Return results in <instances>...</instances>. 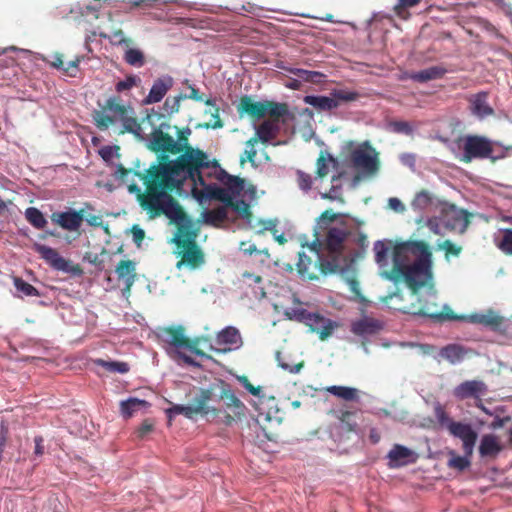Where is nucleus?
Here are the masks:
<instances>
[{"mask_svg":"<svg viewBox=\"0 0 512 512\" xmlns=\"http://www.w3.org/2000/svg\"><path fill=\"white\" fill-rule=\"evenodd\" d=\"M375 262L384 269L382 276L394 283L405 281L413 296L432 280V251L423 240L374 243Z\"/></svg>","mask_w":512,"mask_h":512,"instance_id":"f257e3e1","label":"nucleus"},{"mask_svg":"<svg viewBox=\"0 0 512 512\" xmlns=\"http://www.w3.org/2000/svg\"><path fill=\"white\" fill-rule=\"evenodd\" d=\"M190 134L189 128L178 130L176 144H179L181 153L175 160H169L167 155H159L157 164L151 165L145 173L134 171V175L143 184H160L162 188H180L185 179L204 184L201 169L209 168L211 161L204 151L189 145Z\"/></svg>","mask_w":512,"mask_h":512,"instance_id":"f03ea898","label":"nucleus"},{"mask_svg":"<svg viewBox=\"0 0 512 512\" xmlns=\"http://www.w3.org/2000/svg\"><path fill=\"white\" fill-rule=\"evenodd\" d=\"M144 185V192L135 183L129 185L128 190L137 195L141 208L148 213L149 217L153 219L165 215L171 223L177 226V232L173 238L175 244L183 239L196 241L198 231L194 229L193 221L171 195V192L177 188H162L160 184L146 183Z\"/></svg>","mask_w":512,"mask_h":512,"instance_id":"7ed1b4c3","label":"nucleus"},{"mask_svg":"<svg viewBox=\"0 0 512 512\" xmlns=\"http://www.w3.org/2000/svg\"><path fill=\"white\" fill-rule=\"evenodd\" d=\"M99 109L92 113L95 126L100 130H107L116 123H121V134L130 133L138 136L143 128L135 115L132 105L124 104L120 96L113 95L106 99L104 104L98 103Z\"/></svg>","mask_w":512,"mask_h":512,"instance_id":"20e7f679","label":"nucleus"},{"mask_svg":"<svg viewBox=\"0 0 512 512\" xmlns=\"http://www.w3.org/2000/svg\"><path fill=\"white\" fill-rule=\"evenodd\" d=\"M143 124V128L137 138L144 139L149 137L147 144L148 149L161 155L179 154L181 148L176 144L174 138L169 134L170 124L164 120V116L160 113L152 111L141 119L139 122Z\"/></svg>","mask_w":512,"mask_h":512,"instance_id":"39448f33","label":"nucleus"},{"mask_svg":"<svg viewBox=\"0 0 512 512\" xmlns=\"http://www.w3.org/2000/svg\"><path fill=\"white\" fill-rule=\"evenodd\" d=\"M322 243L317 237L308 248L312 255H307L304 252L299 253V259L296 264L297 271L302 279L317 280L319 274L328 275L334 274L339 271V264L335 259L324 258L320 254V247Z\"/></svg>","mask_w":512,"mask_h":512,"instance_id":"423d86ee","label":"nucleus"},{"mask_svg":"<svg viewBox=\"0 0 512 512\" xmlns=\"http://www.w3.org/2000/svg\"><path fill=\"white\" fill-rule=\"evenodd\" d=\"M397 309L403 313L424 316L439 323L463 320L465 318L455 314L448 305H444L442 310L439 309L436 291L432 284L425 295L417 297V303H412L410 306H400Z\"/></svg>","mask_w":512,"mask_h":512,"instance_id":"0eeeda50","label":"nucleus"},{"mask_svg":"<svg viewBox=\"0 0 512 512\" xmlns=\"http://www.w3.org/2000/svg\"><path fill=\"white\" fill-rule=\"evenodd\" d=\"M237 109L240 114L248 115L253 121H259L265 116L273 119L283 118L289 113L288 105L286 103H279L270 100L253 101V99L248 95L240 98Z\"/></svg>","mask_w":512,"mask_h":512,"instance_id":"6e6552de","label":"nucleus"},{"mask_svg":"<svg viewBox=\"0 0 512 512\" xmlns=\"http://www.w3.org/2000/svg\"><path fill=\"white\" fill-rule=\"evenodd\" d=\"M352 236V230L345 224L330 227L326 233L324 250L327 252L328 259L337 260L340 272L344 271L347 265L344 252Z\"/></svg>","mask_w":512,"mask_h":512,"instance_id":"1a4fd4ad","label":"nucleus"},{"mask_svg":"<svg viewBox=\"0 0 512 512\" xmlns=\"http://www.w3.org/2000/svg\"><path fill=\"white\" fill-rule=\"evenodd\" d=\"M213 390L212 388L200 389L199 393L193 398L190 405H174L167 409L169 417L172 415L182 414L187 418H193L195 415L208 416L212 415L217 417L220 415L221 410L209 405L212 400Z\"/></svg>","mask_w":512,"mask_h":512,"instance_id":"9d476101","label":"nucleus"},{"mask_svg":"<svg viewBox=\"0 0 512 512\" xmlns=\"http://www.w3.org/2000/svg\"><path fill=\"white\" fill-rule=\"evenodd\" d=\"M286 315L289 319H294L305 324L309 327L311 332L318 334L321 341L327 340L332 335L333 331L339 326L337 322L327 319L318 313L309 312L303 308L287 312Z\"/></svg>","mask_w":512,"mask_h":512,"instance_id":"9b49d317","label":"nucleus"},{"mask_svg":"<svg viewBox=\"0 0 512 512\" xmlns=\"http://www.w3.org/2000/svg\"><path fill=\"white\" fill-rule=\"evenodd\" d=\"M353 167L365 177L375 176L380 169L379 152L365 142L351 152Z\"/></svg>","mask_w":512,"mask_h":512,"instance_id":"f8f14e48","label":"nucleus"},{"mask_svg":"<svg viewBox=\"0 0 512 512\" xmlns=\"http://www.w3.org/2000/svg\"><path fill=\"white\" fill-rule=\"evenodd\" d=\"M359 93L346 89H333L330 96L307 95L304 97V103L320 111H331L338 108L342 103L356 101Z\"/></svg>","mask_w":512,"mask_h":512,"instance_id":"ddd939ff","label":"nucleus"},{"mask_svg":"<svg viewBox=\"0 0 512 512\" xmlns=\"http://www.w3.org/2000/svg\"><path fill=\"white\" fill-rule=\"evenodd\" d=\"M175 245L177 248L176 254L180 257V260L176 263L178 270L182 267L197 270L205 264V254L194 239L179 240Z\"/></svg>","mask_w":512,"mask_h":512,"instance_id":"4468645a","label":"nucleus"},{"mask_svg":"<svg viewBox=\"0 0 512 512\" xmlns=\"http://www.w3.org/2000/svg\"><path fill=\"white\" fill-rule=\"evenodd\" d=\"M493 145L483 136L468 135L463 143V155L461 161L470 163L473 159L495 158L492 157Z\"/></svg>","mask_w":512,"mask_h":512,"instance_id":"2eb2a0df","label":"nucleus"},{"mask_svg":"<svg viewBox=\"0 0 512 512\" xmlns=\"http://www.w3.org/2000/svg\"><path fill=\"white\" fill-rule=\"evenodd\" d=\"M444 223L447 228L463 234L468 229L472 214L455 205H448L443 209Z\"/></svg>","mask_w":512,"mask_h":512,"instance_id":"dca6fc26","label":"nucleus"},{"mask_svg":"<svg viewBox=\"0 0 512 512\" xmlns=\"http://www.w3.org/2000/svg\"><path fill=\"white\" fill-rule=\"evenodd\" d=\"M449 433L462 441L463 452L472 455L478 438L477 432L470 424L462 422H451L448 425Z\"/></svg>","mask_w":512,"mask_h":512,"instance_id":"f3484780","label":"nucleus"},{"mask_svg":"<svg viewBox=\"0 0 512 512\" xmlns=\"http://www.w3.org/2000/svg\"><path fill=\"white\" fill-rule=\"evenodd\" d=\"M220 399L224 402L226 409L230 411L225 413V424L230 425L236 419L244 416L245 405L227 385H223Z\"/></svg>","mask_w":512,"mask_h":512,"instance_id":"a211bd4d","label":"nucleus"},{"mask_svg":"<svg viewBox=\"0 0 512 512\" xmlns=\"http://www.w3.org/2000/svg\"><path fill=\"white\" fill-rule=\"evenodd\" d=\"M185 330L182 326L167 327L164 333L169 336L168 342L175 347H186L197 356L211 358L203 350L197 347L198 340L191 341L184 334Z\"/></svg>","mask_w":512,"mask_h":512,"instance_id":"6ab92c4d","label":"nucleus"},{"mask_svg":"<svg viewBox=\"0 0 512 512\" xmlns=\"http://www.w3.org/2000/svg\"><path fill=\"white\" fill-rule=\"evenodd\" d=\"M282 118H268L264 120L257 128L255 135L250 138L247 142V146H255L259 141L267 143L277 137L280 131L279 123Z\"/></svg>","mask_w":512,"mask_h":512,"instance_id":"aec40b11","label":"nucleus"},{"mask_svg":"<svg viewBox=\"0 0 512 512\" xmlns=\"http://www.w3.org/2000/svg\"><path fill=\"white\" fill-rule=\"evenodd\" d=\"M115 273L118 281L124 285L122 295L128 298L137 278L136 263L132 260H121L116 266Z\"/></svg>","mask_w":512,"mask_h":512,"instance_id":"412c9836","label":"nucleus"},{"mask_svg":"<svg viewBox=\"0 0 512 512\" xmlns=\"http://www.w3.org/2000/svg\"><path fill=\"white\" fill-rule=\"evenodd\" d=\"M51 220L65 230L76 231L84 220V210L56 212L51 215Z\"/></svg>","mask_w":512,"mask_h":512,"instance_id":"4be33fe9","label":"nucleus"},{"mask_svg":"<svg viewBox=\"0 0 512 512\" xmlns=\"http://www.w3.org/2000/svg\"><path fill=\"white\" fill-rule=\"evenodd\" d=\"M211 165L217 169L215 172L216 179L225 186L231 196H239L245 187L244 179L228 174L218 165L216 160L211 161Z\"/></svg>","mask_w":512,"mask_h":512,"instance_id":"5701e85b","label":"nucleus"},{"mask_svg":"<svg viewBox=\"0 0 512 512\" xmlns=\"http://www.w3.org/2000/svg\"><path fill=\"white\" fill-rule=\"evenodd\" d=\"M33 249L53 269L59 271L68 270V261L60 256L56 249L39 243H35Z\"/></svg>","mask_w":512,"mask_h":512,"instance_id":"b1692460","label":"nucleus"},{"mask_svg":"<svg viewBox=\"0 0 512 512\" xmlns=\"http://www.w3.org/2000/svg\"><path fill=\"white\" fill-rule=\"evenodd\" d=\"M487 386L480 380H467L455 387L453 394L457 399L464 400L467 398L479 399L481 395L485 394Z\"/></svg>","mask_w":512,"mask_h":512,"instance_id":"393cba45","label":"nucleus"},{"mask_svg":"<svg viewBox=\"0 0 512 512\" xmlns=\"http://www.w3.org/2000/svg\"><path fill=\"white\" fill-rule=\"evenodd\" d=\"M172 86L173 78L171 76L166 75L156 79L143 103L148 105L160 102Z\"/></svg>","mask_w":512,"mask_h":512,"instance_id":"a878e982","label":"nucleus"},{"mask_svg":"<svg viewBox=\"0 0 512 512\" xmlns=\"http://www.w3.org/2000/svg\"><path fill=\"white\" fill-rule=\"evenodd\" d=\"M488 92L481 91L471 95L468 99L470 110L473 115L483 119L494 114V109L488 104Z\"/></svg>","mask_w":512,"mask_h":512,"instance_id":"bb28decb","label":"nucleus"},{"mask_svg":"<svg viewBox=\"0 0 512 512\" xmlns=\"http://www.w3.org/2000/svg\"><path fill=\"white\" fill-rule=\"evenodd\" d=\"M383 328L382 323L372 317H363L351 323V332L357 336L374 335Z\"/></svg>","mask_w":512,"mask_h":512,"instance_id":"cd10ccee","label":"nucleus"},{"mask_svg":"<svg viewBox=\"0 0 512 512\" xmlns=\"http://www.w3.org/2000/svg\"><path fill=\"white\" fill-rule=\"evenodd\" d=\"M388 458L391 467H399L414 463L417 459V455L411 449L400 444H395L389 451Z\"/></svg>","mask_w":512,"mask_h":512,"instance_id":"c85d7f7f","label":"nucleus"},{"mask_svg":"<svg viewBox=\"0 0 512 512\" xmlns=\"http://www.w3.org/2000/svg\"><path fill=\"white\" fill-rule=\"evenodd\" d=\"M446 73H447L446 68H444L443 66H440V65H436V66H431V67H428L426 69H423V70H420L417 72H412L409 75V79H411L415 82L425 83V82H428L431 80L441 79L444 77V75Z\"/></svg>","mask_w":512,"mask_h":512,"instance_id":"c756f323","label":"nucleus"},{"mask_svg":"<svg viewBox=\"0 0 512 512\" xmlns=\"http://www.w3.org/2000/svg\"><path fill=\"white\" fill-rule=\"evenodd\" d=\"M240 382L243 385V387L250 392L253 396H256L258 398V403H256V409L259 411L260 414L266 413L263 404L265 402H275V397L273 396H266L263 392V388L261 386H254L249 379L246 376H242L240 378ZM267 414H269L267 412Z\"/></svg>","mask_w":512,"mask_h":512,"instance_id":"7c9ffc66","label":"nucleus"},{"mask_svg":"<svg viewBox=\"0 0 512 512\" xmlns=\"http://www.w3.org/2000/svg\"><path fill=\"white\" fill-rule=\"evenodd\" d=\"M354 416L355 413L351 411L340 412V414L337 416L338 423L333 426V430L340 436L354 432L357 427Z\"/></svg>","mask_w":512,"mask_h":512,"instance_id":"2f4dec72","label":"nucleus"},{"mask_svg":"<svg viewBox=\"0 0 512 512\" xmlns=\"http://www.w3.org/2000/svg\"><path fill=\"white\" fill-rule=\"evenodd\" d=\"M203 187V195L211 200H218L224 205L232 204V196L225 188L219 187L216 184H200Z\"/></svg>","mask_w":512,"mask_h":512,"instance_id":"473e14b6","label":"nucleus"},{"mask_svg":"<svg viewBox=\"0 0 512 512\" xmlns=\"http://www.w3.org/2000/svg\"><path fill=\"white\" fill-rule=\"evenodd\" d=\"M470 350L459 344H448L441 348L440 356L451 364L461 362Z\"/></svg>","mask_w":512,"mask_h":512,"instance_id":"72a5a7b5","label":"nucleus"},{"mask_svg":"<svg viewBox=\"0 0 512 512\" xmlns=\"http://www.w3.org/2000/svg\"><path fill=\"white\" fill-rule=\"evenodd\" d=\"M502 450V446L498 441L497 436L493 434H486L482 437L479 445V453L482 457H495Z\"/></svg>","mask_w":512,"mask_h":512,"instance_id":"f704fd0d","label":"nucleus"},{"mask_svg":"<svg viewBox=\"0 0 512 512\" xmlns=\"http://www.w3.org/2000/svg\"><path fill=\"white\" fill-rule=\"evenodd\" d=\"M243 283L252 289V294L257 299L266 297V291L263 285V278L260 275L244 272L242 274Z\"/></svg>","mask_w":512,"mask_h":512,"instance_id":"c9c22d12","label":"nucleus"},{"mask_svg":"<svg viewBox=\"0 0 512 512\" xmlns=\"http://www.w3.org/2000/svg\"><path fill=\"white\" fill-rule=\"evenodd\" d=\"M149 407V402L135 397H130L127 400L120 402L121 415L126 419L131 418L135 412Z\"/></svg>","mask_w":512,"mask_h":512,"instance_id":"e433bc0d","label":"nucleus"},{"mask_svg":"<svg viewBox=\"0 0 512 512\" xmlns=\"http://www.w3.org/2000/svg\"><path fill=\"white\" fill-rule=\"evenodd\" d=\"M241 342V336L235 327L228 326L218 332L216 336V344L222 346L226 345H238Z\"/></svg>","mask_w":512,"mask_h":512,"instance_id":"4c0bfd02","label":"nucleus"},{"mask_svg":"<svg viewBox=\"0 0 512 512\" xmlns=\"http://www.w3.org/2000/svg\"><path fill=\"white\" fill-rule=\"evenodd\" d=\"M203 217L207 224L219 227L228 217V208L226 205H223L207 210L204 212Z\"/></svg>","mask_w":512,"mask_h":512,"instance_id":"58836bf2","label":"nucleus"},{"mask_svg":"<svg viewBox=\"0 0 512 512\" xmlns=\"http://www.w3.org/2000/svg\"><path fill=\"white\" fill-rule=\"evenodd\" d=\"M325 391L345 401H355L358 399V391L352 387L346 386H328Z\"/></svg>","mask_w":512,"mask_h":512,"instance_id":"ea45409f","label":"nucleus"},{"mask_svg":"<svg viewBox=\"0 0 512 512\" xmlns=\"http://www.w3.org/2000/svg\"><path fill=\"white\" fill-rule=\"evenodd\" d=\"M341 175H334L331 178L332 186L328 192L321 193L322 199L344 203L342 185L339 183Z\"/></svg>","mask_w":512,"mask_h":512,"instance_id":"a19ab883","label":"nucleus"},{"mask_svg":"<svg viewBox=\"0 0 512 512\" xmlns=\"http://www.w3.org/2000/svg\"><path fill=\"white\" fill-rule=\"evenodd\" d=\"M25 217L36 229H43L47 225V220L43 213L35 207L27 208L25 211Z\"/></svg>","mask_w":512,"mask_h":512,"instance_id":"79ce46f5","label":"nucleus"},{"mask_svg":"<svg viewBox=\"0 0 512 512\" xmlns=\"http://www.w3.org/2000/svg\"><path fill=\"white\" fill-rule=\"evenodd\" d=\"M95 364L103 367L105 370L111 373L125 374L130 370L129 364L126 362L97 359L95 360Z\"/></svg>","mask_w":512,"mask_h":512,"instance_id":"37998d69","label":"nucleus"},{"mask_svg":"<svg viewBox=\"0 0 512 512\" xmlns=\"http://www.w3.org/2000/svg\"><path fill=\"white\" fill-rule=\"evenodd\" d=\"M471 319L475 323L483 324L486 326L497 327L502 323V317L489 312L487 314H476L472 315Z\"/></svg>","mask_w":512,"mask_h":512,"instance_id":"c03bdc74","label":"nucleus"},{"mask_svg":"<svg viewBox=\"0 0 512 512\" xmlns=\"http://www.w3.org/2000/svg\"><path fill=\"white\" fill-rule=\"evenodd\" d=\"M227 208L233 209L237 212L241 218L251 221L253 215L250 209V205L244 200H234L232 198V204H227Z\"/></svg>","mask_w":512,"mask_h":512,"instance_id":"a18cd8bd","label":"nucleus"},{"mask_svg":"<svg viewBox=\"0 0 512 512\" xmlns=\"http://www.w3.org/2000/svg\"><path fill=\"white\" fill-rule=\"evenodd\" d=\"M124 60L131 66L142 67L145 64V57L141 50L128 48L124 54Z\"/></svg>","mask_w":512,"mask_h":512,"instance_id":"49530a36","label":"nucleus"},{"mask_svg":"<svg viewBox=\"0 0 512 512\" xmlns=\"http://www.w3.org/2000/svg\"><path fill=\"white\" fill-rule=\"evenodd\" d=\"M422 0H399L394 6L395 14L403 19L407 20L410 16L408 9L417 6Z\"/></svg>","mask_w":512,"mask_h":512,"instance_id":"de8ad7c7","label":"nucleus"},{"mask_svg":"<svg viewBox=\"0 0 512 512\" xmlns=\"http://www.w3.org/2000/svg\"><path fill=\"white\" fill-rule=\"evenodd\" d=\"M141 83L140 77L136 75H128L124 80H120L115 84V91L117 93H124L134 87H138Z\"/></svg>","mask_w":512,"mask_h":512,"instance_id":"09e8293b","label":"nucleus"},{"mask_svg":"<svg viewBox=\"0 0 512 512\" xmlns=\"http://www.w3.org/2000/svg\"><path fill=\"white\" fill-rule=\"evenodd\" d=\"M450 459L448 461V466L450 468H454V469H457L459 471H463L465 470L466 468H468L470 466V457L472 455H466L464 453L463 456H459L457 455L455 452L451 451L450 452Z\"/></svg>","mask_w":512,"mask_h":512,"instance_id":"8fccbe9b","label":"nucleus"},{"mask_svg":"<svg viewBox=\"0 0 512 512\" xmlns=\"http://www.w3.org/2000/svg\"><path fill=\"white\" fill-rule=\"evenodd\" d=\"M295 181L299 189L302 190L304 193H307L312 189L313 177L309 173L297 169L295 171Z\"/></svg>","mask_w":512,"mask_h":512,"instance_id":"3c124183","label":"nucleus"},{"mask_svg":"<svg viewBox=\"0 0 512 512\" xmlns=\"http://www.w3.org/2000/svg\"><path fill=\"white\" fill-rule=\"evenodd\" d=\"M330 162H334L332 156H326L323 152H321L316 161V175L318 178H324L328 175Z\"/></svg>","mask_w":512,"mask_h":512,"instance_id":"603ef678","label":"nucleus"},{"mask_svg":"<svg viewBox=\"0 0 512 512\" xmlns=\"http://www.w3.org/2000/svg\"><path fill=\"white\" fill-rule=\"evenodd\" d=\"M496 246L506 255H512V229H503L502 237Z\"/></svg>","mask_w":512,"mask_h":512,"instance_id":"864d4df0","label":"nucleus"},{"mask_svg":"<svg viewBox=\"0 0 512 512\" xmlns=\"http://www.w3.org/2000/svg\"><path fill=\"white\" fill-rule=\"evenodd\" d=\"M14 286L18 292H21L24 296H40L39 291L30 283L24 281L20 277L14 278Z\"/></svg>","mask_w":512,"mask_h":512,"instance_id":"5fc2aeb1","label":"nucleus"},{"mask_svg":"<svg viewBox=\"0 0 512 512\" xmlns=\"http://www.w3.org/2000/svg\"><path fill=\"white\" fill-rule=\"evenodd\" d=\"M432 202V195L428 191L422 190L416 194L413 200V206L418 209L425 210L432 204Z\"/></svg>","mask_w":512,"mask_h":512,"instance_id":"6e6d98bb","label":"nucleus"},{"mask_svg":"<svg viewBox=\"0 0 512 512\" xmlns=\"http://www.w3.org/2000/svg\"><path fill=\"white\" fill-rule=\"evenodd\" d=\"M293 73L301 78L304 81L311 82V83H319L320 78H322L324 75L317 71H309L305 69H296L293 71Z\"/></svg>","mask_w":512,"mask_h":512,"instance_id":"4d7b16f0","label":"nucleus"},{"mask_svg":"<svg viewBox=\"0 0 512 512\" xmlns=\"http://www.w3.org/2000/svg\"><path fill=\"white\" fill-rule=\"evenodd\" d=\"M108 38L113 45L129 47L132 44V40L127 38L121 29L113 30Z\"/></svg>","mask_w":512,"mask_h":512,"instance_id":"13d9d810","label":"nucleus"},{"mask_svg":"<svg viewBox=\"0 0 512 512\" xmlns=\"http://www.w3.org/2000/svg\"><path fill=\"white\" fill-rule=\"evenodd\" d=\"M433 410L434 416L437 419L438 423L442 426H445L448 429L449 423L454 421L449 418L447 412L445 411V408L440 403H436L434 405Z\"/></svg>","mask_w":512,"mask_h":512,"instance_id":"bf43d9fd","label":"nucleus"},{"mask_svg":"<svg viewBox=\"0 0 512 512\" xmlns=\"http://www.w3.org/2000/svg\"><path fill=\"white\" fill-rule=\"evenodd\" d=\"M439 249L443 250L445 252V256L448 258L449 256H459L462 247L454 244L450 240H445L443 243L439 245Z\"/></svg>","mask_w":512,"mask_h":512,"instance_id":"052dcab7","label":"nucleus"},{"mask_svg":"<svg viewBox=\"0 0 512 512\" xmlns=\"http://www.w3.org/2000/svg\"><path fill=\"white\" fill-rule=\"evenodd\" d=\"M338 217V214L334 213L332 209H327L321 213L318 218V226L320 228H326L325 225L335 221Z\"/></svg>","mask_w":512,"mask_h":512,"instance_id":"680f3d73","label":"nucleus"},{"mask_svg":"<svg viewBox=\"0 0 512 512\" xmlns=\"http://www.w3.org/2000/svg\"><path fill=\"white\" fill-rule=\"evenodd\" d=\"M392 130L396 133H403L410 135L412 133V127L406 121H394L391 123Z\"/></svg>","mask_w":512,"mask_h":512,"instance_id":"e2e57ef3","label":"nucleus"},{"mask_svg":"<svg viewBox=\"0 0 512 512\" xmlns=\"http://www.w3.org/2000/svg\"><path fill=\"white\" fill-rule=\"evenodd\" d=\"M182 98H183L182 95H180L178 97H168L165 100L166 110L169 111L170 113L178 112L180 109V101Z\"/></svg>","mask_w":512,"mask_h":512,"instance_id":"0e129e2a","label":"nucleus"},{"mask_svg":"<svg viewBox=\"0 0 512 512\" xmlns=\"http://www.w3.org/2000/svg\"><path fill=\"white\" fill-rule=\"evenodd\" d=\"M154 424L151 420L146 419L142 422L140 427L137 429V437L144 438L147 434H149L153 430Z\"/></svg>","mask_w":512,"mask_h":512,"instance_id":"69168bd1","label":"nucleus"},{"mask_svg":"<svg viewBox=\"0 0 512 512\" xmlns=\"http://www.w3.org/2000/svg\"><path fill=\"white\" fill-rule=\"evenodd\" d=\"M132 235H133V240L134 242L137 244V245H140L141 242L144 240L145 238V232L143 229L139 228L138 226H133L132 228Z\"/></svg>","mask_w":512,"mask_h":512,"instance_id":"338daca9","label":"nucleus"},{"mask_svg":"<svg viewBox=\"0 0 512 512\" xmlns=\"http://www.w3.org/2000/svg\"><path fill=\"white\" fill-rule=\"evenodd\" d=\"M255 146H247L246 145V149L244 151V157L241 158V162L243 163L245 160H248L250 162H253L256 155H257V151L255 150L254 148Z\"/></svg>","mask_w":512,"mask_h":512,"instance_id":"774afa93","label":"nucleus"}]
</instances>
